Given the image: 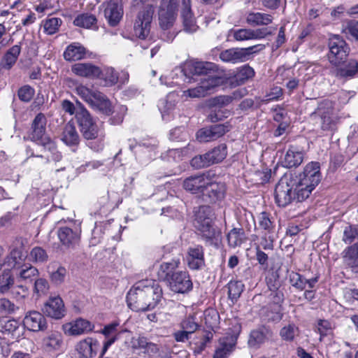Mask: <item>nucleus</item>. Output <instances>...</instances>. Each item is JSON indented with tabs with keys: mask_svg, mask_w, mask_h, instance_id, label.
<instances>
[{
	"mask_svg": "<svg viewBox=\"0 0 358 358\" xmlns=\"http://www.w3.org/2000/svg\"><path fill=\"white\" fill-rule=\"evenodd\" d=\"M162 298V289L154 280L137 282L127 295L128 306L134 311H148L156 307Z\"/></svg>",
	"mask_w": 358,
	"mask_h": 358,
	"instance_id": "f257e3e1",
	"label": "nucleus"
},
{
	"mask_svg": "<svg viewBox=\"0 0 358 358\" xmlns=\"http://www.w3.org/2000/svg\"><path fill=\"white\" fill-rule=\"evenodd\" d=\"M321 178L320 164L315 162L308 164L302 173L293 177L296 200L302 201L308 198L321 181Z\"/></svg>",
	"mask_w": 358,
	"mask_h": 358,
	"instance_id": "f03ea898",
	"label": "nucleus"
},
{
	"mask_svg": "<svg viewBox=\"0 0 358 358\" xmlns=\"http://www.w3.org/2000/svg\"><path fill=\"white\" fill-rule=\"evenodd\" d=\"M215 214L209 206H201L194 213V225L206 243L217 245L220 231L214 225Z\"/></svg>",
	"mask_w": 358,
	"mask_h": 358,
	"instance_id": "7ed1b4c3",
	"label": "nucleus"
},
{
	"mask_svg": "<svg viewBox=\"0 0 358 358\" xmlns=\"http://www.w3.org/2000/svg\"><path fill=\"white\" fill-rule=\"evenodd\" d=\"M76 122L85 139L94 140L103 138V131L89 111L81 103H79L76 113Z\"/></svg>",
	"mask_w": 358,
	"mask_h": 358,
	"instance_id": "20e7f679",
	"label": "nucleus"
},
{
	"mask_svg": "<svg viewBox=\"0 0 358 358\" xmlns=\"http://www.w3.org/2000/svg\"><path fill=\"white\" fill-rule=\"evenodd\" d=\"M265 45L258 44L246 48H230L223 50L220 54V58L224 62L232 64L244 62L252 57L255 53L263 50Z\"/></svg>",
	"mask_w": 358,
	"mask_h": 358,
	"instance_id": "39448f33",
	"label": "nucleus"
},
{
	"mask_svg": "<svg viewBox=\"0 0 358 358\" xmlns=\"http://www.w3.org/2000/svg\"><path fill=\"white\" fill-rule=\"evenodd\" d=\"M296 199L295 184L292 176H284L275 188V199L279 206L285 207Z\"/></svg>",
	"mask_w": 358,
	"mask_h": 358,
	"instance_id": "423d86ee",
	"label": "nucleus"
},
{
	"mask_svg": "<svg viewBox=\"0 0 358 358\" xmlns=\"http://www.w3.org/2000/svg\"><path fill=\"white\" fill-rule=\"evenodd\" d=\"M329 52L327 55L329 62L335 66L343 63L350 52V48L345 41L338 35H334L329 39Z\"/></svg>",
	"mask_w": 358,
	"mask_h": 358,
	"instance_id": "0eeeda50",
	"label": "nucleus"
},
{
	"mask_svg": "<svg viewBox=\"0 0 358 358\" xmlns=\"http://www.w3.org/2000/svg\"><path fill=\"white\" fill-rule=\"evenodd\" d=\"M153 14L152 5H143L140 8L134 24V32L136 37L145 39L149 35Z\"/></svg>",
	"mask_w": 358,
	"mask_h": 358,
	"instance_id": "6e6552de",
	"label": "nucleus"
},
{
	"mask_svg": "<svg viewBox=\"0 0 358 358\" xmlns=\"http://www.w3.org/2000/svg\"><path fill=\"white\" fill-rule=\"evenodd\" d=\"M170 289L176 293L185 294L192 289L193 283L186 271H178L168 282Z\"/></svg>",
	"mask_w": 358,
	"mask_h": 358,
	"instance_id": "1a4fd4ad",
	"label": "nucleus"
},
{
	"mask_svg": "<svg viewBox=\"0 0 358 358\" xmlns=\"http://www.w3.org/2000/svg\"><path fill=\"white\" fill-rule=\"evenodd\" d=\"M76 350L78 358H96L98 354L102 356V349L99 342L93 338L88 337L78 342L76 345Z\"/></svg>",
	"mask_w": 358,
	"mask_h": 358,
	"instance_id": "9d476101",
	"label": "nucleus"
},
{
	"mask_svg": "<svg viewBox=\"0 0 358 358\" xmlns=\"http://www.w3.org/2000/svg\"><path fill=\"white\" fill-rule=\"evenodd\" d=\"M103 13L108 24L110 27L117 26L124 14L123 6L119 0H110L102 4Z\"/></svg>",
	"mask_w": 358,
	"mask_h": 358,
	"instance_id": "9b49d317",
	"label": "nucleus"
},
{
	"mask_svg": "<svg viewBox=\"0 0 358 358\" xmlns=\"http://www.w3.org/2000/svg\"><path fill=\"white\" fill-rule=\"evenodd\" d=\"M43 313L48 317L60 320L66 315V308L62 299L59 296H50L42 308Z\"/></svg>",
	"mask_w": 358,
	"mask_h": 358,
	"instance_id": "f8f14e48",
	"label": "nucleus"
},
{
	"mask_svg": "<svg viewBox=\"0 0 358 358\" xmlns=\"http://www.w3.org/2000/svg\"><path fill=\"white\" fill-rule=\"evenodd\" d=\"M57 236L60 243L67 248H74L80 241V230L76 227H61L57 230Z\"/></svg>",
	"mask_w": 358,
	"mask_h": 358,
	"instance_id": "ddd939ff",
	"label": "nucleus"
},
{
	"mask_svg": "<svg viewBox=\"0 0 358 358\" xmlns=\"http://www.w3.org/2000/svg\"><path fill=\"white\" fill-rule=\"evenodd\" d=\"M225 191V185L223 183L213 182L208 178V183L202 194L203 199L206 202L215 203L224 197Z\"/></svg>",
	"mask_w": 358,
	"mask_h": 358,
	"instance_id": "4468645a",
	"label": "nucleus"
},
{
	"mask_svg": "<svg viewBox=\"0 0 358 358\" xmlns=\"http://www.w3.org/2000/svg\"><path fill=\"white\" fill-rule=\"evenodd\" d=\"M208 183V178L204 174L191 176L183 180V188L192 194H203Z\"/></svg>",
	"mask_w": 358,
	"mask_h": 358,
	"instance_id": "2eb2a0df",
	"label": "nucleus"
},
{
	"mask_svg": "<svg viewBox=\"0 0 358 358\" xmlns=\"http://www.w3.org/2000/svg\"><path fill=\"white\" fill-rule=\"evenodd\" d=\"M24 326L29 331H39L47 329V322L41 313L38 311H29L23 320Z\"/></svg>",
	"mask_w": 358,
	"mask_h": 358,
	"instance_id": "dca6fc26",
	"label": "nucleus"
},
{
	"mask_svg": "<svg viewBox=\"0 0 358 358\" xmlns=\"http://www.w3.org/2000/svg\"><path fill=\"white\" fill-rule=\"evenodd\" d=\"M187 262L189 268L192 270H200L204 267V251L201 245H197L188 248Z\"/></svg>",
	"mask_w": 358,
	"mask_h": 358,
	"instance_id": "f3484780",
	"label": "nucleus"
},
{
	"mask_svg": "<svg viewBox=\"0 0 358 358\" xmlns=\"http://www.w3.org/2000/svg\"><path fill=\"white\" fill-rule=\"evenodd\" d=\"M24 245V240L20 236L15 237L10 246V254L7 256V262L8 266L14 268L20 264L24 255L22 252V249Z\"/></svg>",
	"mask_w": 358,
	"mask_h": 358,
	"instance_id": "a211bd4d",
	"label": "nucleus"
},
{
	"mask_svg": "<svg viewBox=\"0 0 358 358\" xmlns=\"http://www.w3.org/2000/svg\"><path fill=\"white\" fill-rule=\"evenodd\" d=\"M181 1V17L184 31L189 34L194 33L197 30L198 26L196 24L195 19L192 12L191 0Z\"/></svg>",
	"mask_w": 358,
	"mask_h": 358,
	"instance_id": "6ab92c4d",
	"label": "nucleus"
},
{
	"mask_svg": "<svg viewBox=\"0 0 358 358\" xmlns=\"http://www.w3.org/2000/svg\"><path fill=\"white\" fill-rule=\"evenodd\" d=\"M304 155L302 148L295 145H289L282 164L286 168L297 167L303 162Z\"/></svg>",
	"mask_w": 358,
	"mask_h": 358,
	"instance_id": "aec40b11",
	"label": "nucleus"
},
{
	"mask_svg": "<svg viewBox=\"0 0 358 358\" xmlns=\"http://www.w3.org/2000/svg\"><path fill=\"white\" fill-rule=\"evenodd\" d=\"M71 71L78 76L91 79L99 78L101 73V69L90 62L75 64Z\"/></svg>",
	"mask_w": 358,
	"mask_h": 358,
	"instance_id": "412c9836",
	"label": "nucleus"
},
{
	"mask_svg": "<svg viewBox=\"0 0 358 358\" xmlns=\"http://www.w3.org/2000/svg\"><path fill=\"white\" fill-rule=\"evenodd\" d=\"M93 327L89 321L80 318L64 325V330L68 335L78 336L90 332Z\"/></svg>",
	"mask_w": 358,
	"mask_h": 358,
	"instance_id": "4be33fe9",
	"label": "nucleus"
},
{
	"mask_svg": "<svg viewBox=\"0 0 358 358\" xmlns=\"http://www.w3.org/2000/svg\"><path fill=\"white\" fill-rule=\"evenodd\" d=\"M47 120L44 114L40 113L34 119L31 124V139L33 141H40L41 144L48 137H45V126Z\"/></svg>",
	"mask_w": 358,
	"mask_h": 358,
	"instance_id": "5701e85b",
	"label": "nucleus"
},
{
	"mask_svg": "<svg viewBox=\"0 0 358 358\" xmlns=\"http://www.w3.org/2000/svg\"><path fill=\"white\" fill-rule=\"evenodd\" d=\"M117 327V323H112L106 326L101 331L102 334L106 336L101 354L106 352L108 348L118 339L121 334L127 332V330H118Z\"/></svg>",
	"mask_w": 358,
	"mask_h": 358,
	"instance_id": "b1692460",
	"label": "nucleus"
},
{
	"mask_svg": "<svg viewBox=\"0 0 358 358\" xmlns=\"http://www.w3.org/2000/svg\"><path fill=\"white\" fill-rule=\"evenodd\" d=\"M180 264L179 259H173L171 262L161 264L157 272L158 279L169 282Z\"/></svg>",
	"mask_w": 358,
	"mask_h": 358,
	"instance_id": "393cba45",
	"label": "nucleus"
},
{
	"mask_svg": "<svg viewBox=\"0 0 358 358\" xmlns=\"http://www.w3.org/2000/svg\"><path fill=\"white\" fill-rule=\"evenodd\" d=\"M237 336H226L220 339V345L215 351L213 358H227L234 348Z\"/></svg>",
	"mask_w": 358,
	"mask_h": 358,
	"instance_id": "a878e982",
	"label": "nucleus"
},
{
	"mask_svg": "<svg viewBox=\"0 0 358 358\" xmlns=\"http://www.w3.org/2000/svg\"><path fill=\"white\" fill-rule=\"evenodd\" d=\"M87 50L79 43H72L64 52V58L66 61H78L86 57Z\"/></svg>",
	"mask_w": 358,
	"mask_h": 358,
	"instance_id": "bb28decb",
	"label": "nucleus"
},
{
	"mask_svg": "<svg viewBox=\"0 0 358 358\" xmlns=\"http://www.w3.org/2000/svg\"><path fill=\"white\" fill-rule=\"evenodd\" d=\"M223 82L222 77L219 76L215 72H213L201 78L199 85L206 96L210 94L214 88L221 85Z\"/></svg>",
	"mask_w": 358,
	"mask_h": 358,
	"instance_id": "cd10ccee",
	"label": "nucleus"
},
{
	"mask_svg": "<svg viewBox=\"0 0 358 358\" xmlns=\"http://www.w3.org/2000/svg\"><path fill=\"white\" fill-rule=\"evenodd\" d=\"M62 141L69 146H76L80 143V136L76 127L71 122H68L64 127L62 135Z\"/></svg>",
	"mask_w": 358,
	"mask_h": 358,
	"instance_id": "c85d7f7f",
	"label": "nucleus"
},
{
	"mask_svg": "<svg viewBox=\"0 0 358 358\" xmlns=\"http://www.w3.org/2000/svg\"><path fill=\"white\" fill-rule=\"evenodd\" d=\"M90 106L94 110L109 115L113 112V108L109 99L101 92H99L93 99Z\"/></svg>",
	"mask_w": 358,
	"mask_h": 358,
	"instance_id": "c756f323",
	"label": "nucleus"
},
{
	"mask_svg": "<svg viewBox=\"0 0 358 358\" xmlns=\"http://www.w3.org/2000/svg\"><path fill=\"white\" fill-rule=\"evenodd\" d=\"M62 336L58 331H52L43 340V344L47 351L59 350L62 345Z\"/></svg>",
	"mask_w": 358,
	"mask_h": 358,
	"instance_id": "7c9ffc66",
	"label": "nucleus"
},
{
	"mask_svg": "<svg viewBox=\"0 0 358 358\" xmlns=\"http://www.w3.org/2000/svg\"><path fill=\"white\" fill-rule=\"evenodd\" d=\"M21 52V47L18 45H15L11 47L4 55L2 61L1 66L5 69H10L15 64L18 56Z\"/></svg>",
	"mask_w": 358,
	"mask_h": 358,
	"instance_id": "2f4dec72",
	"label": "nucleus"
},
{
	"mask_svg": "<svg viewBox=\"0 0 358 358\" xmlns=\"http://www.w3.org/2000/svg\"><path fill=\"white\" fill-rule=\"evenodd\" d=\"M343 254L346 265L351 268L358 267V242L346 248Z\"/></svg>",
	"mask_w": 358,
	"mask_h": 358,
	"instance_id": "473e14b6",
	"label": "nucleus"
},
{
	"mask_svg": "<svg viewBox=\"0 0 358 358\" xmlns=\"http://www.w3.org/2000/svg\"><path fill=\"white\" fill-rule=\"evenodd\" d=\"M271 15L262 13H250L246 17V22L252 26L267 25L272 22Z\"/></svg>",
	"mask_w": 358,
	"mask_h": 358,
	"instance_id": "72a5a7b5",
	"label": "nucleus"
},
{
	"mask_svg": "<svg viewBox=\"0 0 358 358\" xmlns=\"http://www.w3.org/2000/svg\"><path fill=\"white\" fill-rule=\"evenodd\" d=\"M97 20L95 15L89 13L78 15L73 20V24L85 29H97Z\"/></svg>",
	"mask_w": 358,
	"mask_h": 358,
	"instance_id": "f704fd0d",
	"label": "nucleus"
},
{
	"mask_svg": "<svg viewBox=\"0 0 358 358\" xmlns=\"http://www.w3.org/2000/svg\"><path fill=\"white\" fill-rule=\"evenodd\" d=\"M177 15L178 12L159 9V20L162 29L166 30L171 28L176 20Z\"/></svg>",
	"mask_w": 358,
	"mask_h": 358,
	"instance_id": "c9c22d12",
	"label": "nucleus"
},
{
	"mask_svg": "<svg viewBox=\"0 0 358 358\" xmlns=\"http://www.w3.org/2000/svg\"><path fill=\"white\" fill-rule=\"evenodd\" d=\"M246 240L243 229L234 228L227 234L229 245L232 248L240 246Z\"/></svg>",
	"mask_w": 358,
	"mask_h": 358,
	"instance_id": "e433bc0d",
	"label": "nucleus"
},
{
	"mask_svg": "<svg viewBox=\"0 0 358 358\" xmlns=\"http://www.w3.org/2000/svg\"><path fill=\"white\" fill-rule=\"evenodd\" d=\"M358 73V62L350 60L348 64L336 71V76L341 78H352Z\"/></svg>",
	"mask_w": 358,
	"mask_h": 358,
	"instance_id": "4c0bfd02",
	"label": "nucleus"
},
{
	"mask_svg": "<svg viewBox=\"0 0 358 358\" xmlns=\"http://www.w3.org/2000/svg\"><path fill=\"white\" fill-rule=\"evenodd\" d=\"M14 278L9 269L3 271L0 275V293L8 294L14 286Z\"/></svg>",
	"mask_w": 358,
	"mask_h": 358,
	"instance_id": "58836bf2",
	"label": "nucleus"
},
{
	"mask_svg": "<svg viewBox=\"0 0 358 358\" xmlns=\"http://www.w3.org/2000/svg\"><path fill=\"white\" fill-rule=\"evenodd\" d=\"M110 227V222H106L104 224H96L92 232V236L90 240V244L92 246L96 245L101 243L105 234V230H108V227Z\"/></svg>",
	"mask_w": 358,
	"mask_h": 358,
	"instance_id": "ea45409f",
	"label": "nucleus"
},
{
	"mask_svg": "<svg viewBox=\"0 0 358 358\" xmlns=\"http://www.w3.org/2000/svg\"><path fill=\"white\" fill-rule=\"evenodd\" d=\"M215 64L211 62H196L192 64V72L196 75L211 74L215 72Z\"/></svg>",
	"mask_w": 358,
	"mask_h": 358,
	"instance_id": "a19ab883",
	"label": "nucleus"
},
{
	"mask_svg": "<svg viewBox=\"0 0 358 358\" xmlns=\"http://www.w3.org/2000/svg\"><path fill=\"white\" fill-rule=\"evenodd\" d=\"M62 24V20L59 17H50L43 21V31L48 35L56 34Z\"/></svg>",
	"mask_w": 358,
	"mask_h": 358,
	"instance_id": "79ce46f5",
	"label": "nucleus"
},
{
	"mask_svg": "<svg viewBox=\"0 0 358 358\" xmlns=\"http://www.w3.org/2000/svg\"><path fill=\"white\" fill-rule=\"evenodd\" d=\"M29 259L36 264H41L47 262L48 255L41 247H34L30 251Z\"/></svg>",
	"mask_w": 358,
	"mask_h": 358,
	"instance_id": "37998d69",
	"label": "nucleus"
},
{
	"mask_svg": "<svg viewBox=\"0 0 358 358\" xmlns=\"http://www.w3.org/2000/svg\"><path fill=\"white\" fill-rule=\"evenodd\" d=\"M227 154V145L222 143L214 148L211 151L207 152V156L210 157L213 164L222 162L226 157Z\"/></svg>",
	"mask_w": 358,
	"mask_h": 358,
	"instance_id": "c03bdc74",
	"label": "nucleus"
},
{
	"mask_svg": "<svg viewBox=\"0 0 358 358\" xmlns=\"http://www.w3.org/2000/svg\"><path fill=\"white\" fill-rule=\"evenodd\" d=\"M321 128L324 131L334 129L336 124L335 117L333 115L332 109H328L321 114Z\"/></svg>",
	"mask_w": 358,
	"mask_h": 358,
	"instance_id": "a18cd8bd",
	"label": "nucleus"
},
{
	"mask_svg": "<svg viewBox=\"0 0 358 358\" xmlns=\"http://www.w3.org/2000/svg\"><path fill=\"white\" fill-rule=\"evenodd\" d=\"M173 94H170L166 99H162L159 103L158 107L161 111L163 119H166V115H169L175 108L176 103L175 100L173 99Z\"/></svg>",
	"mask_w": 358,
	"mask_h": 358,
	"instance_id": "49530a36",
	"label": "nucleus"
},
{
	"mask_svg": "<svg viewBox=\"0 0 358 358\" xmlns=\"http://www.w3.org/2000/svg\"><path fill=\"white\" fill-rule=\"evenodd\" d=\"M229 298L232 301H236L244 289V285L241 281H230L228 285Z\"/></svg>",
	"mask_w": 358,
	"mask_h": 358,
	"instance_id": "de8ad7c7",
	"label": "nucleus"
},
{
	"mask_svg": "<svg viewBox=\"0 0 358 358\" xmlns=\"http://www.w3.org/2000/svg\"><path fill=\"white\" fill-rule=\"evenodd\" d=\"M343 33L358 41V21L349 20L343 24Z\"/></svg>",
	"mask_w": 358,
	"mask_h": 358,
	"instance_id": "09e8293b",
	"label": "nucleus"
},
{
	"mask_svg": "<svg viewBox=\"0 0 358 358\" xmlns=\"http://www.w3.org/2000/svg\"><path fill=\"white\" fill-rule=\"evenodd\" d=\"M18 321L14 319H0V331L4 334H13L19 328Z\"/></svg>",
	"mask_w": 358,
	"mask_h": 358,
	"instance_id": "8fccbe9b",
	"label": "nucleus"
},
{
	"mask_svg": "<svg viewBox=\"0 0 358 358\" xmlns=\"http://www.w3.org/2000/svg\"><path fill=\"white\" fill-rule=\"evenodd\" d=\"M76 93L90 106L93 101V99H94V98L96 97V94H98V92H99L97 90H90L83 85L77 86L76 88Z\"/></svg>",
	"mask_w": 358,
	"mask_h": 358,
	"instance_id": "3c124183",
	"label": "nucleus"
},
{
	"mask_svg": "<svg viewBox=\"0 0 358 358\" xmlns=\"http://www.w3.org/2000/svg\"><path fill=\"white\" fill-rule=\"evenodd\" d=\"M53 264H55V263H52L48 266L50 278L53 283L60 285L64 281L67 273L66 269L62 266H59L56 271H50V267H53Z\"/></svg>",
	"mask_w": 358,
	"mask_h": 358,
	"instance_id": "603ef678",
	"label": "nucleus"
},
{
	"mask_svg": "<svg viewBox=\"0 0 358 358\" xmlns=\"http://www.w3.org/2000/svg\"><path fill=\"white\" fill-rule=\"evenodd\" d=\"M103 79L106 85L112 86L117 83L118 80V73L111 67H106L101 69V73L99 77Z\"/></svg>",
	"mask_w": 358,
	"mask_h": 358,
	"instance_id": "864d4df0",
	"label": "nucleus"
},
{
	"mask_svg": "<svg viewBox=\"0 0 358 358\" xmlns=\"http://www.w3.org/2000/svg\"><path fill=\"white\" fill-rule=\"evenodd\" d=\"M180 327V329H182L189 335H192L199 329L200 325L196 322L195 317L189 316L181 321Z\"/></svg>",
	"mask_w": 358,
	"mask_h": 358,
	"instance_id": "5fc2aeb1",
	"label": "nucleus"
},
{
	"mask_svg": "<svg viewBox=\"0 0 358 358\" xmlns=\"http://www.w3.org/2000/svg\"><path fill=\"white\" fill-rule=\"evenodd\" d=\"M255 75V72L253 68L246 64L241 66L237 72L236 77V79L241 81V83H244L249 79L252 78Z\"/></svg>",
	"mask_w": 358,
	"mask_h": 358,
	"instance_id": "6e6d98bb",
	"label": "nucleus"
},
{
	"mask_svg": "<svg viewBox=\"0 0 358 358\" xmlns=\"http://www.w3.org/2000/svg\"><path fill=\"white\" fill-rule=\"evenodd\" d=\"M38 275V270L31 265H24L19 273L20 278L24 280L32 281Z\"/></svg>",
	"mask_w": 358,
	"mask_h": 358,
	"instance_id": "4d7b16f0",
	"label": "nucleus"
},
{
	"mask_svg": "<svg viewBox=\"0 0 358 358\" xmlns=\"http://www.w3.org/2000/svg\"><path fill=\"white\" fill-rule=\"evenodd\" d=\"M189 134L184 127H176L170 131L169 139L173 141H186Z\"/></svg>",
	"mask_w": 358,
	"mask_h": 358,
	"instance_id": "13d9d810",
	"label": "nucleus"
},
{
	"mask_svg": "<svg viewBox=\"0 0 358 358\" xmlns=\"http://www.w3.org/2000/svg\"><path fill=\"white\" fill-rule=\"evenodd\" d=\"M289 278L290 283L294 287L299 290L305 289L306 287V278L303 275L296 272H292L289 274Z\"/></svg>",
	"mask_w": 358,
	"mask_h": 358,
	"instance_id": "bf43d9fd",
	"label": "nucleus"
},
{
	"mask_svg": "<svg viewBox=\"0 0 358 358\" xmlns=\"http://www.w3.org/2000/svg\"><path fill=\"white\" fill-rule=\"evenodd\" d=\"M356 238L358 239V225L346 227L343 231V241L345 243L349 244Z\"/></svg>",
	"mask_w": 358,
	"mask_h": 358,
	"instance_id": "052dcab7",
	"label": "nucleus"
},
{
	"mask_svg": "<svg viewBox=\"0 0 358 358\" xmlns=\"http://www.w3.org/2000/svg\"><path fill=\"white\" fill-rule=\"evenodd\" d=\"M266 335L262 330H253L251 331L248 340V344L250 347H257L264 342Z\"/></svg>",
	"mask_w": 358,
	"mask_h": 358,
	"instance_id": "680f3d73",
	"label": "nucleus"
},
{
	"mask_svg": "<svg viewBox=\"0 0 358 358\" xmlns=\"http://www.w3.org/2000/svg\"><path fill=\"white\" fill-rule=\"evenodd\" d=\"M42 145L45 151L48 150L52 153L53 160L59 162L62 159V154L57 151L56 144L50 138H45Z\"/></svg>",
	"mask_w": 358,
	"mask_h": 358,
	"instance_id": "e2e57ef3",
	"label": "nucleus"
},
{
	"mask_svg": "<svg viewBox=\"0 0 358 358\" xmlns=\"http://www.w3.org/2000/svg\"><path fill=\"white\" fill-rule=\"evenodd\" d=\"M34 93V89L30 85H26L18 90L17 96L22 101L29 102L32 99Z\"/></svg>",
	"mask_w": 358,
	"mask_h": 358,
	"instance_id": "0e129e2a",
	"label": "nucleus"
},
{
	"mask_svg": "<svg viewBox=\"0 0 358 358\" xmlns=\"http://www.w3.org/2000/svg\"><path fill=\"white\" fill-rule=\"evenodd\" d=\"M259 226L262 229L266 231V233H273V224L270 220L268 215L265 212L262 213L259 216Z\"/></svg>",
	"mask_w": 358,
	"mask_h": 358,
	"instance_id": "69168bd1",
	"label": "nucleus"
},
{
	"mask_svg": "<svg viewBox=\"0 0 358 358\" xmlns=\"http://www.w3.org/2000/svg\"><path fill=\"white\" fill-rule=\"evenodd\" d=\"M196 138L200 142H209L217 140L211 127L199 130L196 133Z\"/></svg>",
	"mask_w": 358,
	"mask_h": 358,
	"instance_id": "338daca9",
	"label": "nucleus"
},
{
	"mask_svg": "<svg viewBox=\"0 0 358 358\" xmlns=\"http://www.w3.org/2000/svg\"><path fill=\"white\" fill-rule=\"evenodd\" d=\"M231 35L236 41H243L252 40L251 29H238L231 31Z\"/></svg>",
	"mask_w": 358,
	"mask_h": 358,
	"instance_id": "774afa93",
	"label": "nucleus"
}]
</instances>
